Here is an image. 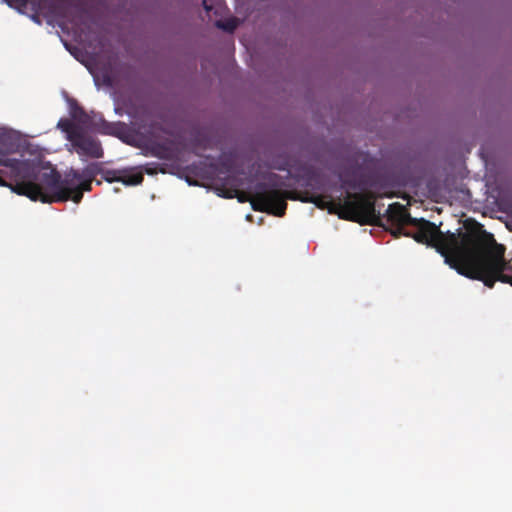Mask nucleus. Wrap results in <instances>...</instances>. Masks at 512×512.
<instances>
[{"label":"nucleus","mask_w":512,"mask_h":512,"mask_svg":"<svg viewBox=\"0 0 512 512\" xmlns=\"http://www.w3.org/2000/svg\"><path fill=\"white\" fill-rule=\"evenodd\" d=\"M416 232L405 233L420 244L435 248L445 262L459 274L482 281L493 288L497 281L512 286V266L504 258V248L497 245L494 236L475 223L465 232L443 233L435 223L424 218L410 221Z\"/></svg>","instance_id":"obj_1"},{"label":"nucleus","mask_w":512,"mask_h":512,"mask_svg":"<svg viewBox=\"0 0 512 512\" xmlns=\"http://www.w3.org/2000/svg\"><path fill=\"white\" fill-rule=\"evenodd\" d=\"M19 143L7 134L0 135V186L32 201L57 203L72 200L79 203L85 191H90L92 178L100 171L97 163L88 165L83 173L71 169L64 176L50 166L33 160L8 158L17 153Z\"/></svg>","instance_id":"obj_2"},{"label":"nucleus","mask_w":512,"mask_h":512,"mask_svg":"<svg viewBox=\"0 0 512 512\" xmlns=\"http://www.w3.org/2000/svg\"><path fill=\"white\" fill-rule=\"evenodd\" d=\"M304 202L315 204L320 209H328L329 213L339 218L358 223H370L376 217L375 197L372 194L347 192L344 198L333 201L330 195H311Z\"/></svg>","instance_id":"obj_3"},{"label":"nucleus","mask_w":512,"mask_h":512,"mask_svg":"<svg viewBox=\"0 0 512 512\" xmlns=\"http://www.w3.org/2000/svg\"><path fill=\"white\" fill-rule=\"evenodd\" d=\"M288 192L266 183H259L250 198V203L255 211L266 212L277 217L285 215L287 209Z\"/></svg>","instance_id":"obj_4"},{"label":"nucleus","mask_w":512,"mask_h":512,"mask_svg":"<svg viewBox=\"0 0 512 512\" xmlns=\"http://www.w3.org/2000/svg\"><path fill=\"white\" fill-rule=\"evenodd\" d=\"M58 125L69 134V140L79 155L90 158L103 157V149L98 139L80 131L78 128H72V124L68 121L59 122Z\"/></svg>","instance_id":"obj_5"},{"label":"nucleus","mask_w":512,"mask_h":512,"mask_svg":"<svg viewBox=\"0 0 512 512\" xmlns=\"http://www.w3.org/2000/svg\"><path fill=\"white\" fill-rule=\"evenodd\" d=\"M386 214L387 221L391 225H410V221L415 219L410 215L408 209L398 202L390 204Z\"/></svg>","instance_id":"obj_6"},{"label":"nucleus","mask_w":512,"mask_h":512,"mask_svg":"<svg viewBox=\"0 0 512 512\" xmlns=\"http://www.w3.org/2000/svg\"><path fill=\"white\" fill-rule=\"evenodd\" d=\"M103 178L108 182L118 181L125 185H139L144 179L143 174L140 172L128 174L122 170H106L103 172Z\"/></svg>","instance_id":"obj_7"},{"label":"nucleus","mask_w":512,"mask_h":512,"mask_svg":"<svg viewBox=\"0 0 512 512\" xmlns=\"http://www.w3.org/2000/svg\"><path fill=\"white\" fill-rule=\"evenodd\" d=\"M216 25L224 31L232 33L238 26V20L234 17L226 19L224 21L219 20L216 22Z\"/></svg>","instance_id":"obj_8"},{"label":"nucleus","mask_w":512,"mask_h":512,"mask_svg":"<svg viewBox=\"0 0 512 512\" xmlns=\"http://www.w3.org/2000/svg\"><path fill=\"white\" fill-rule=\"evenodd\" d=\"M4 1L9 7L14 8L21 13L24 11V9H26V7L29 3V0H4Z\"/></svg>","instance_id":"obj_9"},{"label":"nucleus","mask_w":512,"mask_h":512,"mask_svg":"<svg viewBox=\"0 0 512 512\" xmlns=\"http://www.w3.org/2000/svg\"><path fill=\"white\" fill-rule=\"evenodd\" d=\"M73 117L82 123H86L88 118L86 112L81 107H78L74 110Z\"/></svg>","instance_id":"obj_10"},{"label":"nucleus","mask_w":512,"mask_h":512,"mask_svg":"<svg viewBox=\"0 0 512 512\" xmlns=\"http://www.w3.org/2000/svg\"><path fill=\"white\" fill-rule=\"evenodd\" d=\"M396 228L394 231H392V235L395 237V238H398L400 237L401 235H404L405 236V233H407L408 231H405L404 230V225H395Z\"/></svg>","instance_id":"obj_11"},{"label":"nucleus","mask_w":512,"mask_h":512,"mask_svg":"<svg viewBox=\"0 0 512 512\" xmlns=\"http://www.w3.org/2000/svg\"><path fill=\"white\" fill-rule=\"evenodd\" d=\"M342 186L349 187L350 189H356L358 187L357 183L354 180L344 179L342 181Z\"/></svg>","instance_id":"obj_12"},{"label":"nucleus","mask_w":512,"mask_h":512,"mask_svg":"<svg viewBox=\"0 0 512 512\" xmlns=\"http://www.w3.org/2000/svg\"><path fill=\"white\" fill-rule=\"evenodd\" d=\"M203 7H204V9H205L206 11H210V10H211V6H209V5L207 4V1H206V0H203Z\"/></svg>","instance_id":"obj_13"},{"label":"nucleus","mask_w":512,"mask_h":512,"mask_svg":"<svg viewBox=\"0 0 512 512\" xmlns=\"http://www.w3.org/2000/svg\"><path fill=\"white\" fill-rule=\"evenodd\" d=\"M146 172H147L148 174H152V173H153V171H151L150 169H146Z\"/></svg>","instance_id":"obj_14"}]
</instances>
